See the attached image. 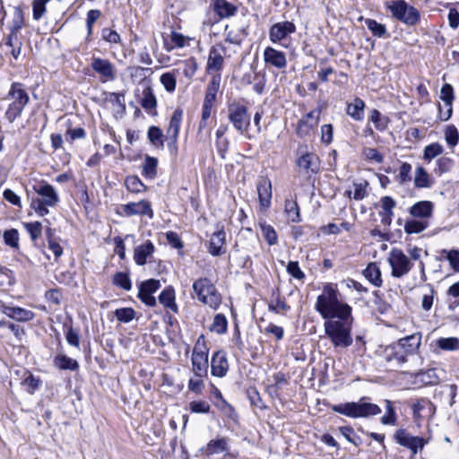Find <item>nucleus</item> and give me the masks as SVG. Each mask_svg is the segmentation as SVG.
<instances>
[{"label": "nucleus", "mask_w": 459, "mask_h": 459, "mask_svg": "<svg viewBox=\"0 0 459 459\" xmlns=\"http://www.w3.org/2000/svg\"><path fill=\"white\" fill-rule=\"evenodd\" d=\"M158 160L146 156L143 164V175L149 178H154L157 175Z\"/></svg>", "instance_id": "nucleus-42"}, {"label": "nucleus", "mask_w": 459, "mask_h": 459, "mask_svg": "<svg viewBox=\"0 0 459 459\" xmlns=\"http://www.w3.org/2000/svg\"><path fill=\"white\" fill-rule=\"evenodd\" d=\"M192 371L194 375L206 377L208 371V356L192 355Z\"/></svg>", "instance_id": "nucleus-29"}, {"label": "nucleus", "mask_w": 459, "mask_h": 459, "mask_svg": "<svg viewBox=\"0 0 459 459\" xmlns=\"http://www.w3.org/2000/svg\"><path fill=\"white\" fill-rule=\"evenodd\" d=\"M160 83L168 92H173L176 89L177 79L174 74L168 72L161 74L160 78Z\"/></svg>", "instance_id": "nucleus-54"}, {"label": "nucleus", "mask_w": 459, "mask_h": 459, "mask_svg": "<svg viewBox=\"0 0 459 459\" xmlns=\"http://www.w3.org/2000/svg\"><path fill=\"white\" fill-rule=\"evenodd\" d=\"M91 67L102 82H112L116 79L115 65L108 59L93 56L91 59Z\"/></svg>", "instance_id": "nucleus-8"}, {"label": "nucleus", "mask_w": 459, "mask_h": 459, "mask_svg": "<svg viewBox=\"0 0 459 459\" xmlns=\"http://www.w3.org/2000/svg\"><path fill=\"white\" fill-rule=\"evenodd\" d=\"M225 55L226 48L222 44H218L212 47L209 51L206 70L209 73H217V74H220V72L224 66L223 56Z\"/></svg>", "instance_id": "nucleus-13"}, {"label": "nucleus", "mask_w": 459, "mask_h": 459, "mask_svg": "<svg viewBox=\"0 0 459 459\" xmlns=\"http://www.w3.org/2000/svg\"><path fill=\"white\" fill-rule=\"evenodd\" d=\"M123 214L126 217L134 215L147 216L149 219L153 218V211L150 201L143 199L139 202H131L121 206Z\"/></svg>", "instance_id": "nucleus-12"}, {"label": "nucleus", "mask_w": 459, "mask_h": 459, "mask_svg": "<svg viewBox=\"0 0 459 459\" xmlns=\"http://www.w3.org/2000/svg\"><path fill=\"white\" fill-rule=\"evenodd\" d=\"M229 450L228 439L221 437L219 439H212L209 441L206 446L205 453L208 455L221 454Z\"/></svg>", "instance_id": "nucleus-35"}, {"label": "nucleus", "mask_w": 459, "mask_h": 459, "mask_svg": "<svg viewBox=\"0 0 459 459\" xmlns=\"http://www.w3.org/2000/svg\"><path fill=\"white\" fill-rule=\"evenodd\" d=\"M454 166V160L451 158L443 156L437 160L435 173L441 175L449 171Z\"/></svg>", "instance_id": "nucleus-57"}, {"label": "nucleus", "mask_w": 459, "mask_h": 459, "mask_svg": "<svg viewBox=\"0 0 459 459\" xmlns=\"http://www.w3.org/2000/svg\"><path fill=\"white\" fill-rule=\"evenodd\" d=\"M148 139L157 148H163L164 143L162 140L163 134L162 131L157 126H151L148 129Z\"/></svg>", "instance_id": "nucleus-47"}, {"label": "nucleus", "mask_w": 459, "mask_h": 459, "mask_svg": "<svg viewBox=\"0 0 459 459\" xmlns=\"http://www.w3.org/2000/svg\"><path fill=\"white\" fill-rule=\"evenodd\" d=\"M394 439L400 446L410 449L413 455H416L419 450H421L426 444L424 438L411 436L403 429L396 430Z\"/></svg>", "instance_id": "nucleus-11"}, {"label": "nucleus", "mask_w": 459, "mask_h": 459, "mask_svg": "<svg viewBox=\"0 0 459 459\" xmlns=\"http://www.w3.org/2000/svg\"><path fill=\"white\" fill-rule=\"evenodd\" d=\"M259 204L263 209H267L271 205L272 199V183L266 177L259 178L256 185Z\"/></svg>", "instance_id": "nucleus-19"}, {"label": "nucleus", "mask_w": 459, "mask_h": 459, "mask_svg": "<svg viewBox=\"0 0 459 459\" xmlns=\"http://www.w3.org/2000/svg\"><path fill=\"white\" fill-rule=\"evenodd\" d=\"M183 118V110L181 108H177L169 120V127L167 129L166 135L169 137L178 136L179 129L181 126Z\"/></svg>", "instance_id": "nucleus-33"}, {"label": "nucleus", "mask_w": 459, "mask_h": 459, "mask_svg": "<svg viewBox=\"0 0 459 459\" xmlns=\"http://www.w3.org/2000/svg\"><path fill=\"white\" fill-rule=\"evenodd\" d=\"M229 370V363L226 353L222 351H216L211 360V373L213 377H222Z\"/></svg>", "instance_id": "nucleus-18"}, {"label": "nucleus", "mask_w": 459, "mask_h": 459, "mask_svg": "<svg viewBox=\"0 0 459 459\" xmlns=\"http://www.w3.org/2000/svg\"><path fill=\"white\" fill-rule=\"evenodd\" d=\"M24 24L23 12L20 7H14L13 19L9 24L10 32L20 33Z\"/></svg>", "instance_id": "nucleus-41"}, {"label": "nucleus", "mask_w": 459, "mask_h": 459, "mask_svg": "<svg viewBox=\"0 0 459 459\" xmlns=\"http://www.w3.org/2000/svg\"><path fill=\"white\" fill-rule=\"evenodd\" d=\"M418 377L424 385H437L440 381V377L437 375L436 368H429L427 370L420 371L418 374Z\"/></svg>", "instance_id": "nucleus-43"}, {"label": "nucleus", "mask_w": 459, "mask_h": 459, "mask_svg": "<svg viewBox=\"0 0 459 459\" xmlns=\"http://www.w3.org/2000/svg\"><path fill=\"white\" fill-rule=\"evenodd\" d=\"M369 120L379 131H384L387 127V118L385 117H383L377 109H373L371 111Z\"/></svg>", "instance_id": "nucleus-52"}, {"label": "nucleus", "mask_w": 459, "mask_h": 459, "mask_svg": "<svg viewBox=\"0 0 459 459\" xmlns=\"http://www.w3.org/2000/svg\"><path fill=\"white\" fill-rule=\"evenodd\" d=\"M412 412L414 420L420 421L431 417L435 413V406L429 399L422 398L412 405Z\"/></svg>", "instance_id": "nucleus-21"}, {"label": "nucleus", "mask_w": 459, "mask_h": 459, "mask_svg": "<svg viewBox=\"0 0 459 459\" xmlns=\"http://www.w3.org/2000/svg\"><path fill=\"white\" fill-rule=\"evenodd\" d=\"M363 274L373 285L377 287L381 286V272L375 263H370L363 271Z\"/></svg>", "instance_id": "nucleus-38"}, {"label": "nucleus", "mask_w": 459, "mask_h": 459, "mask_svg": "<svg viewBox=\"0 0 459 459\" xmlns=\"http://www.w3.org/2000/svg\"><path fill=\"white\" fill-rule=\"evenodd\" d=\"M134 310L130 307L119 308L115 311V316L118 321L128 323L134 317Z\"/></svg>", "instance_id": "nucleus-60"}, {"label": "nucleus", "mask_w": 459, "mask_h": 459, "mask_svg": "<svg viewBox=\"0 0 459 459\" xmlns=\"http://www.w3.org/2000/svg\"><path fill=\"white\" fill-rule=\"evenodd\" d=\"M414 185L418 188H428L433 185L430 175L423 167H418L415 169Z\"/></svg>", "instance_id": "nucleus-34"}, {"label": "nucleus", "mask_w": 459, "mask_h": 459, "mask_svg": "<svg viewBox=\"0 0 459 459\" xmlns=\"http://www.w3.org/2000/svg\"><path fill=\"white\" fill-rule=\"evenodd\" d=\"M421 333L418 332L406 337L401 338L396 342L400 345V347H402L403 351L409 357L414 355L418 351L421 343Z\"/></svg>", "instance_id": "nucleus-23"}, {"label": "nucleus", "mask_w": 459, "mask_h": 459, "mask_svg": "<svg viewBox=\"0 0 459 459\" xmlns=\"http://www.w3.org/2000/svg\"><path fill=\"white\" fill-rule=\"evenodd\" d=\"M440 99L445 102L446 106L447 107V109L445 113H442L440 111V118L443 121H446L450 118L453 112L452 103L454 100V89L452 85L446 83L442 86L440 91Z\"/></svg>", "instance_id": "nucleus-25"}, {"label": "nucleus", "mask_w": 459, "mask_h": 459, "mask_svg": "<svg viewBox=\"0 0 459 459\" xmlns=\"http://www.w3.org/2000/svg\"><path fill=\"white\" fill-rule=\"evenodd\" d=\"M432 211L433 204L431 202L420 201L411 207L410 213L414 218L427 220L431 216Z\"/></svg>", "instance_id": "nucleus-26"}, {"label": "nucleus", "mask_w": 459, "mask_h": 459, "mask_svg": "<svg viewBox=\"0 0 459 459\" xmlns=\"http://www.w3.org/2000/svg\"><path fill=\"white\" fill-rule=\"evenodd\" d=\"M315 307L326 319L324 324L325 332L333 344L342 348L351 346L353 320L351 307L339 300L337 290L331 285L325 286L322 294L316 299Z\"/></svg>", "instance_id": "nucleus-1"}, {"label": "nucleus", "mask_w": 459, "mask_h": 459, "mask_svg": "<svg viewBox=\"0 0 459 459\" xmlns=\"http://www.w3.org/2000/svg\"><path fill=\"white\" fill-rule=\"evenodd\" d=\"M263 57L267 66H272L279 70L287 66L286 54L273 47H266L263 53Z\"/></svg>", "instance_id": "nucleus-15"}, {"label": "nucleus", "mask_w": 459, "mask_h": 459, "mask_svg": "<svg viewBox=\"0 0 459 459\" xmlns=\"http://www.w3.org/2000/svg\"><path fill=\"white\" fill-rule=\"evenodd\" d=\"M126 186L133 193H141L145 189L144 185L136 176L127 177L126 179Z\"/></svg>", "instance_id": "nucleus-53"}, {"label": "nucleus", "mask_w": 459, "mask_h": 459, "mask_svg": "<svg viewBox=\"0 0 459 459\" xmlns=\"http://www.w3.org/2000/svg\"><path fill=\"white\" fill-rule=\"evenodd\" d=\"M365 23L368 29L375 37L381 38L386 35L385 26L382 23L377 22L376 20L366 19Z\"/></svg>", "instance_id": "nucleus-50"}, {"label": "nucleus", "mask_w": 459, "mask_h": 459, "mask_svg": "<svg viewBox=\"0 0 459 459\" xmlns=\"http://www.w3.org/2000/svg\"><path fill=\"white\" fill-rule=\"evenodd\" d=\"M4 242L6 246L13 248H19V232L15 229L7 230L3 234Z\"/></svg>", "instance_id": "nucleus-48"}, {"label": "nucleus", "mask_w": 459, "mask_h": 459, "mask_svg": "<svg viewBox=\"0 0 459 459\" xmlns=\"http://www.w3.org/2000/svg\"><path fill=\"white\" fill-rule=\"evenodd\" d=\"M388 264L391 266V274L394 278H402L406 275L412 267L410 258L398 248H393L388 256Z\"/></svg>", "instance_id": "nucleus-7"}, {"label": "nucleus", "mask_w": 459, "mask_h": 459, "mask_svg": "<svg viewBox=\"0 0 459 459\" xmlns=\"http://www.w3.org/2000/svg\"><path fill=\"white\" fill-rule=\"evenodd\" d=\"M296 31L292 22L285 21L274 23L269 29V39L272 43L281 44Z\"/></svg>", "instance_id": "nucleus-10"}, {"label": "nucleus", "mask_w": 459, "mask_h": 459, "mask_svg": "<svg viewBox=\"0 0 459 459\" xmlns=\"http://www.w3.org/2000/svg\"><path fill=\"white\" fill-rule=\"evenodd\" d=\"M155 247L150 240L135 247L134 251V260L135 264L144 265L148 259L152 256Z\"/></svg>", "instance_id": "nucleus-24"}, {"label": "nucleus", "mask_w": 459, "mask_h": 459, "mask_svg": "<svg viewBox=\"0 0 459 459\" xmlns=\"http://www.w3.org/2000/svg\"><path fill=\"white\" fill-rule=\"evenodd\" d=\"M228 321L224 315L217 314L213 318V322L210 326V330L218 334H223L227 332Z\"/></svg>", "instance_id": "nucleus-45"}, {"label": "nucleus", "mask_w": 459, "mask_h": 459, "mask_svg": "<svg viewBox=\"0 0 459 459\" xmlns=\"http://www.w3.org/2000/svg\"><path fill=\"white\" fill-rule=\"evenodd\" d=\"M24 227L33 241L41 236L42 224L39 221L25 223Z\"/></svg>", "instance_id": "nucleus-59"}, {"label": "nucleus", "mask_w": 459, "mask_h": 459, "mask_svg": "<svg viewBox=\"0 0 459 459\" xmlns=\"http://www.w3.org/2000/svg\"><path fill=\"white\" fill-rule=\"evenodd\" d=\"M259 225L263 237L264 238L268 245H275L278 240V236L273 227L269 224H266L265 222H261Z\"/></svg>", "instance_id": "nucleus-46"}, {"label": "nucleus", "mask_w": 459, "mask_h": 459, "mask_svg": "<svg viewBox=\"0 0 459 459\" xmlns=\"http://www.w3.org/2000/svg\"><path fill=\"white\" fill-rule=\"evenodd\" d=\"M5 45L11 48V55L17 59L22 52V41L20 33L9 32L5 39Z\"/></svg>", "instance_id": "nucleus-32"}, {"label": "nucleus", "mask_w": 459, "mask_h": 459, "mask_svg": "<svg viewBox=\"0 0 459 459\" xmlns=\"http://www.w3.org/2000/svg\"><path fill=\"white\" fill-rule=\"evenodd\" d=\"M141 105L146 110H152L156 108L157 100L153 94L152 89L150 86L146 87L143 91Z\"/></svg>", "instance_id": "nucleus-44"}, {"label": "nucleus", "mask_w": 459, "mask_h": 459, "mask_svg": "<svg viewBox=\"0 0 459 459\" xmlns=\"http://www.w3.org/2000/svg\"><path fill=\"white\" fill-rule=\"evenodd\" d=\"M411 165L404 162L402 164L399 169V173L396 176V179L399 182V184L403 185L406 182H409L411 180Z\"/></svg>", "instance_id": "nucleus-63"}, {"label": "nucleus", "mask_w": 459, "mask_h": 459, "mask_svg": "<svg viewBox=\"0 0 459 459\" xmlns=\"http://www.w3.org/2000/svg\"><path fill=\"white\" fill-rule=\"evenodd\" d=\"M228 118L234 128L242 135H247L250 126V114L247 108L240 103L233 102L228 107Z\"/></svg>", "instance_id": "nucleus-6"}, {"label": "nucleus", "mask_w": 459, "mask_h": 459, "mask_svg": "<svg viewBox=\"0 0 459 459\" xmlns=\"http://www.w3.org/2000/svg\"><path fill=\"white\" fill-rule=\"evenodd\" d=\"M0 311L8 317L18 322H29L34 319L35 313L20 307H11L0 302Z\"/></svg>", "instance_id": "nucleus-16"}, {"label": "nucleus", "mask_w": 459, "mask_h": 459, "mask_svg": "<svg viewBox=\"0 0 459 459\" xmlns=\"http://www.w3.org/2000/svg\"><path fill=\"white\" fill-rule=\"evenodd\" d=\"M53 364L56 368L61 370L75 371L79 368V363L64 353L56 354L54 358Z\"/></svg>", "instance_id": "nucleus-28"}, {"label": "nucleus", "mask_w": 459, "mask_h": 459, "mask_svg": "<svg viewBox=\"0 0 459 459\" xmlns=\"http://www.w3.org/2000/svg\"><path fill=\"white\" fill-rule=\"evenodd\" d=\"M290 309V306L287 305L284 299L277 297L273 299L269 304V310L276 314L286 312Z\"/></svg>", "instance_id": "nucleus-61"}, {"label": "nucleus", "mask_w": 459, "mask_h": 459, "mask_svg": "<svg viewBox=\"0 0 459 459\" xmlns=\"http://www.w3.org/2000/svg\"><path fill=\"white\" fill-rule=\"evenodd\" d=\"M320 117L319 110H312L308 112L302 119H300L297 126L296 133L299 137H305L309 134L318 124Z\"/></svg>", "instance_id": "nucleus-17"}, {"label": "nucleus", "mask_w": 459, "mask_h": 459, "mask_svg": "<svg viewBox=\"0 0 459 459\" xmlns=\"http://www.w3.org/2000/svg\"><path fill=\"white\" fill-rule=\"evenodd\" d=\"M298 155L296 164L299 169L308 175L318 172L319 159L316 153L308 152L307 146H299Z\"/></svg>", "instance_id": "nucleus-9"}, {"label": "nucleus", "mask_w": 459, "mask_h": 459, "mask_svg": "<svg viewBox=\"0 0 459 459\" xmlns=\"http://www.w3.org/2000/svg\"><path fill=\"white\" fill-rule=\"evenodd\" d=\"M386 413L381 418V422L385 425H394L396 422V413L391 401L385 400Z\"/></svg>", "instance_id": "nucleus-55"}, {"label": "nucleus", "mask_w": 459, "mask_h": 459, "mask_svg": "<svg viewBox=\"0 0 459 459\" xmlns=\"http://www.w3.org/2000/svg\"><path fill=\"white\" fill-rule=\"evenodd\" d=\"M437 345L444 351H458L459 339L456 337L439 338L437 340Z\"/></svg>", "instance_id": "nucleus-49"}, {"label": "nucleus", "mask_w": 459, "mask_h": 459, "mask_svg": "<svg viewBox=\"0 0 459 459\" xmlns=\"http://www.w3.org/2000/svg\"><path fill=\"white\" fill-rule=\"evenodd\" d=\"M383 358L385 362L394 367H400L408 361V356L397 342H394L385 348Z\"/></svg>", "instance_id": "nucleus-14"}, {"label": "nucleus", "mask_w": 459, "mask_h": 459, "mask_svg": "<svg viewBox=\"0 0 459 459\" xmlns=\"http://www.w3.org/2000/svg\"><path fill=\"white\" fill-rule=\"evenodd\" d=\"M192 289L193 297H195L199 302L212 310H217L220 307L222 297L209 278L201 277L196 279L193 282Z\"/></svg>", "instance_id": "nucleus-2"}, {"label": "nucleus", "mask_w": 459, "mask_h": 459, "mask_svg": "<svg viewBox=\"0 0 459 459\" xmlns=\"http://www.w3.org/2000/svg\"><path fill=\"white\" fill-rule=\"evenodd\" d=\"M444 151V148L438 143H434L429 145H427L424 149L423 159L425 160L430 161L434 158L440 155Z\"/></svg>", "instance_id": "nucleus-51"}, {"label": "nucleus", "mask_w": 459, "mask_h": 459, "mask_svg": "<svg viewBox=\"0 0 459 459\" xmlns=\"http://www.w3.org/2000/svg\"><path fill=\"white\" fill-rule=\"evenodd\" d=\"M5 100L10 101L5 111L6 119L12 123L20 117L29 102V94L21 82L12 83Z\"/></svg>", "instance_id": "nucleus-3"}, {"label": "nucleus", "mask_w": 459, "mask_h": 459, "mask_svg": "<svg viewBox=\"0 0 459 459\" xmlns=\"http://www.w3.org/2000/svg\"><path fill=\"white\" fill-rule=\"evenodd\" d=\"M335 412L342 414L351 418H366L373 415H377L381 412L378 405L370 403H354L349 402L340 404H335L332 407Z\"/></svg>", "instance_id": "nucleus-4"}, {"label": "nucleus", "mask_w": 459, "mask_h": 459, "mask_svg": "<svg viewBox=\"0 0 459 459\" xmlns=\"http://www.w3.org/2000/svg\"><path fill=\"white\" fill-rule=\"evenodd\" d=\"M429 227L427 220H418L417 218L406 221L404 230L408 234H418L425 230Z\"/></svg>", "instance_id": "nucleus-37"}, {"label": "nucleus", "mask_w": 459, "mask_h": 459, "mask_svg": "<svg viewBox=\"0 0 459 459\" xmlns=\"http://www.w3.org/2000/svg\"><path fill=\"white\" fill-rule=\"evenodd\" d=\"M224 230H218L214 232L209 241V253L213 256H218L222 254L221 248L225 243Z\"/></svg>", "instance_id": "nucleus-27"}, {"label": "nucleus", "mask_w": 459, "mask_h": 459, "mask_svg": "<svg viewBox=\"0 0 459 459\" xmlns=\"http://www.w3.org/2000/svg\"><path fill=\"white\" fill-rule=\"evenodd\" d=\"M50 0H34L32 3V11L34 20H39L46 12V4Z\"/></svg>", "instance_id": "nucleus-64"}, {"label": "nucleus", "mask_w": 459, "mask_h": 459, "mask_svg": "<svg viewBox=\"0 0 459 459\" xmlns=\"http://www.w3.org/2000/svg\"><path fill=\"white\" fill-rule=\"evenodd\" d=\"M211 6L220 19H229L238 10V5L227 0H211Z\"/></svg>", "instance_id": "nucleus-20"}, {"label": "nucleus", "mask_w": 459, "mask_h": 459, "mask_svg": "<svg viewBox=\"0 0 459 459\" xmlns=\"http://www.w3.org/2000/svg\"><path fill=\"white\" fill-rule=\"evenodd\" d=\"M160 302L165 307L177 313L178 308L175 301V292L171 288L165 289L159 296Z\"/></svg>", "instance_id": "nucleus-39"}, {"label": "nucleus", "mask_w": 459, "mask_h": 459, "mask_svg": "<svg viewBox=\"0 0 459 459\" xmlns=\"http://www.w3.org/2000/svg\"><path fill=\"white\" fill-rule=\"evenodd\" d=\"M34 190L41 196L40 199L50 207L55 206L59 202V197L55 188L46 182H41L34 186Z\"/></svg>", "instance_id": "nucleus-22"}, {"label": "nucleus", "mask_w": 459, "mask_h": 459, "mask_svg": "<svg viewBox=\"0 0 459 459\" xmlns=\"http://www.w3.org/2000/svg\"><path fill=\"white\" fill-rule=\"evenodd\" d=\"M441 254L446 255V258L448 260L449 264L454 269V271L459 272V250L443 249Z\"/></svg>", "instance_id": "nucleus-56"}, {"label": "nucleus", "mask_w": 459, "mask_h": 459, "mask_svg": "<svg viewBox=\"0 0 459 459\" xmlns=\"http://www.w3.org/2000/svg\"><path fill=\"white\" fill-rule=\"evenodd\" d=\"M113 282L115 285H117L126 290H129L132 287L130 278L125 273H116L113 279Z\"/></svg>", "instance_id": "nucleus-62"}, {"label": "nucleus", "mask_w": 459, "mask_h": 459, "mask_svg": "<svg viewBox=\"0 0 459 459\" xmlns=\"http://www.w3.org/2000/svg\"><path fill=\"white\" fill-rule=\"evenodd\" d=\"M365 102L356 98L351 103L347 105V114L356 121H361L364 118Z\"/></svg>", "instance_id": "nucleus-30"}, {"label": "nucleus", "mask_w": 459, "mask_h": 459, "mask_svg": "<svg viewBox=\"0 0 459 459\" xmlns=\"http://www.w3.org/2000/svg\"><path fill=\"white\" fill-rule=\"evenodd\" d=\"M284 211L291 222H299L301 221L299 207L295 200H285Z\"/></svg>", "instance_id": "nucleus-40"}, {"label": "nucleus", "mask_w": 459, "mask_h": 459, "mask_svg": "<svg viewBox=\"0 0 459 459\" xmlns=\"http://www.w3.org/2000/svg\"><path fill=\"white\" fill-rule=\"evenodd\" d=\"M445 138L449 146H455L459 141V133L457 128L455 126H446L445 131Z\"/></svg>", "instance_id": "nucleus-58"}, {"label": "nucleus", "mask_w": 459, "mask_h": 459, "mask_svg": "<svg viewBox=\"0 0 459 459\" xmlns=\"http://www.w3.org/2000/svg\"><path fill=\"white\" fill-rule=\"evenodd\" d=\"M221 75L215 74L212 77L204 97V102L213 104L216 100V94L220 88Z\"/></svg>", "instance_id": "nucleus-36"}, {"label": "nucleus", "mask_w": 459, "mask_h": 459, "mask_svg": "<svg viewBox=\"0 0 459 459\" xmlns=\"http://www.w3.org/2000/svg\"><path fill=\"white\" fill-rule=\"evenodd\" d=\"M381 208L380 215L382 216V222L389 225L392 221L393 209L395 206L394 200L390 196H385L381 198Z\"/></svg>", "instance_id": "nucleus-31"}, {"label": "nucleus", "mask_w": 459, "mask_h": 459, "mask_svg": "<svg viewBox=\"0 0 459 459\" xmlns=\"http://www.w3.org/2000/svg\"><path fill=\"white\" fill-rule=\"evenodd\" d=\"M387 9L394 19L408 26H414L420 20V11L412 5H409L404 0L392 1L387 5Z\"/></svg>", "instance_id": "nucleus-5"}]
</instances>
